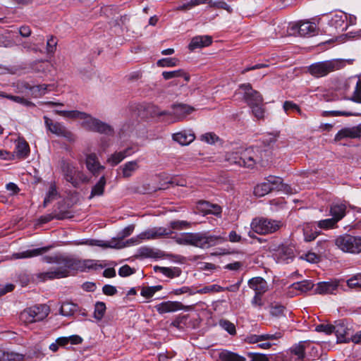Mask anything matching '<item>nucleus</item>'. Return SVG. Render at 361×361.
Returning a JSON list of instances; mask_svg holds the SVG:
<instances>
[{
  "label": "nucleus",
  "instance_id": "obj_49",
  "mask_svg": "<svg viewBox=\"0 0 361 361\" xmlns=\"http://www.w3.org/2000/svg\"><path fill=\"white\" fill-rule=\"evenodd\" d=\"M179 61L176 58H165L159 59L157 61V66L159 67H173L178 65Z\"/></svg>",
  "mask_w": 361,
  "mask_h": 361
},
{
  "label": "nucleus",
  "instance_id": "obj_16",
  "mask_svg": "<svg viewBox=\"0 0 361 361\" xmlns=\"http://www.w3.org/2000/svg\"><path fill=\"white\" fill-rule=\"evenodd\" d=\"M334 332L337 337L338 343L350 342V336L353 330L350 324L345 320L336 321L334 324Z\"/></svg>",
  "mask_w": 361,
  "mask_h": 361
},
{
  "label": "nucleus",
  "instance_id": "obj_35",
  "mask_svg": "<svg viewBox=\"0 0 361 361\" xmlns=\"http://www.w3.org/2000/svg\"><path fill=\"white\" fill-rule=\"evenodd\" d=\"M290 287L295 290H299L300 293H306L313 288L314 283L311 280H303L293 283Z\"/></svg>",
  "mask_w": 361,
  "mask_h": 361
},
{
  "label": "nucleus",
  "instance_id": "obj_11",
  "mask_svg": "<svg viewBox=\"0 0 361 361\" xmlns=\"http://www.w3.org/2000/svg\"><path fill=\"white\" fill-rule=\"evenodd\" d=\"M49 312V307L46 305H38L25 310L21 313V318L27 323L43 320Z\"/></svg>",
  "mask_w": 361,
  "mask_h": 361
},
{
  "label": "nucleus",
  "instance_id": "obj_38",
  "mask_svg": "<svg viewBox=\"0 0 361 361\" xmlns=\"http://www.w3.org/2000/svg\"><path fill=\"white\" fill-rule=\"evenodd\" d=\"M162 76L165 80L179 77H183L185 81H188L190 80V75L181 69L173 71H164L162 73Z\"/></svg>",
  "mask_w": 361,
  "mask_h": 361
},
{
  "label": "nucleus",
  "instance_id": "obj_34",
  "mask_svg": "<svg viewBox=\"0 0 361 361\" xmlns=\"http://www.w3.org/2000/svg\"><path fill=\"white\" fill-rule=\"evenodd\" d=\"M221 361H246V358L235 353L223 350L219 355Z\"/></svg>",
  "mask_w": 361,
  "mask_h": 361
},
{
  "label": "nucleus",
  "instance_id": "obj_6",
  "mask_svg": "<svg viewBox=\"0 0 361 361\" xmlns=\"http://www.w3.org/2000/svg\"><path fill=\"white\" fill-rule=\"evenodd\" d=\"M226 238L211 235L209 232L191 233V245L200 248H208L224 243Z\"/></svg>",
  "mask_w": 361,
  "mask_h": 361
},
{
  "label": "nucleus",
  "instance_id": "obj_1",
  "mask_svg": "<svg viewBox=\"0 0 361 361\" xmlns=\"http://www.w3.org/2000/svg\"><path fill=\"white\" fill-rule=\"evenodd\" d=\"M267 154V151L259 147H250L235 152H228L226 155V159L231 164L253 169L256 164L264 166V161H268L267 159H265Z\"/></svg>",
  "mask_w": 361,
  "mask_h": 361
},
{
  "label": "nucleus",
  "instance_id": "obj_61",
  "mask_svg": "<svg viewBox=\"0 0 361 361\" xmlns=\"http://www.w3.org/2000/svg\"><path fill=\"white\" fill-rule=\"evenodd\" d=\"M200 139L208 144H214L219 139L214 133H207L201 135Z\"/></svg>",
  "mask_w": 361,
  "mask_h": 361
},
{
  "label": "nucleus",
  "instance_id": "obj_43",
  "mask_svg": "<svg viewBox=\"0 0 361 361\" xmlns=\"http://www.w3.org/2000/svg\"><path fill=\"white\" fill-rule=\"evenodd\" d=\"M270 192L271 188L265 182L257 185L254 188V194L257 197H263Z\"/></svg>",
  "mask_w": 361,
  "mask_h": 361
},
{
  "label": "nucleus",
  "instance_id": "obj_62",
  "mask_svg": "<svg viewBox=\"0 0 361 361\" xmlns=\"http://www.w3.org/2000/svg\"><path fill=\"white\" fill-rule=\"evenodd\" d=\"M134 228H135L134 225L128 226L127 227L123 228L121 231H120L118 233V235H117L118 239L123 240V238L129 236L133 232Z\"/></svg>",
  "mask_w": 361,
  "mask_h": 361
},
{
  "label": "nucleus",
  "instance_id": "obj_47",
  "mask_svg": "<svg viewBox=\"0 0 361 361\" xmlns=\"http://www.w3.org/2000/svg\"><path fill=\"white\" fill-rule=\"evenodd\" d=\"M219 326L226 331L229 334L234 335L236 333L235 325L228 320L221 319L219 322Z\"/></svg>",
  "mask_w": 361,
  "mask_h": 361
},
{
  "label": "nucleus",
  "instance_id": "obj_63",
  "mask_svg": "<svg viewBox=\"0 0 361 361\" xmlns=\"http://www.w3.org/2000/svg\"><path fill=\"white\" fill-rule=\"evenodd\" d=\"M247 355L251 357L250 361H269V357L265 354L248 353Z\"/></svg>",
  "mask_w": 361,
  "mask_h": 361
},
{
  "label": "nucleus",
  "instance_id": "obj_45",
  "mask_svg": "<svg viewBox=\"0 0 361 361\" xmlns=\"http://www.w3.org/2000/svg\"><path fill=\"white\" fill-rule=\"evenodd\" d=\"M190 226V223H189L187 221H172L169 223V228L166 229H169L171 231V233H173L172 230H182L184 228H188Z\"/></svg>",
  "mask_w": 361,
  "mask_h": 361
},
{
  "label": "nucleus",
  "instance_id": "obj_22",
  "mask_svg": "<svg viewBox=\"0 0 361 361\" xmlns=\"http://www.w3.org/2000/svg\"><path fill=\"white\" fill-rule=\"evenodd\" d=\"M54 247L53 245H47L39 248H35L32 250H27L25 251L14 253L13 255V257L16 259H25V258H32L34 257L42 255Z\"/></svg>",
  "mask_w": 361,
  "mask_h": 361
},
{
  "label": "nucleus",
  "instance_id": "obj_21",
  "mask_svg": "<svg viewBox=\"0 0 361 361\" xmlns=\"http://www.w3.org/2000/svg\"><path fill=\"white\" fill-rule=\"evenodd\" d=\"M78 244L80 245H87L91 246H99L102 247H111V248H122L125 246V244L121 243L120 241H116L115 239H113L111 241L104 242L103 240H94V239H86L82 240Z\"/></svg>",
  "mask_w": 361,
  "mask_h": 361
},
{
  "label": "nucleus",
  "instance_id": "obj_55",
  "mask_svg": "<svg viewBox=\"0 0 361 361\" xmlns=\"http://www.w3.org/2000/svg\"><path fill=\"white\" fill-rule=\"evenodd\" d=\"M252 113L257 119H262L264 116V109L263 103L262 104H256L250 107Z\"/></svg>",
  "mask_w": 361,
  "mask_h": 361
},
{
  "label": "nucleus",
  "instance_id": "obj_15",
  "mask_svg": "<svg viewBox=\"0 0 361 361\" xmlns=\"http://www.w3.org/2000/svg\"><path fill=\"white\" fill-rule=\"evenodd\" d=\"M239 89L243 91V99L249 107L263 103L262 95L258 91L252 89L250 83L241 84L239 85Z\"/></svg>",
  "mask_w": 361,
  "mask_h": 361
},
{
  "label": "nucleus",
  "instance_id": "obj_4",
  "mask_svg": "<svg viewBox=\"0 0 361 361\" xmlns=\"http://www.w3.org/2000/svg\"><path fill=\"white\" fill-rule=\"evenodd\" d=\"M60 164L63 178L73 188H78L82 183L89 182L88 177L71 161L63 159Z\"/></svg>",
  "mask_w": 361,
  "mask_h": 361
},
{
  "label": "nucleus",
  "instance_id": "obj_60",
  "mask_svg": "<svg viewBox=\"0 0 361 361\" xmlns=\"http://www.w3.org/2000/svg\"><path fill=\"white\" fill-rule=\"evenodd\" d=\"M135 273V269L129 265L125 264L118 270V275L121 277H127Z\"/></svg>",
  "mask_w": 361,
  "mask_h": 361
},
{
  "label": "nucleus",
  "instance_id": "obj_33",
  "mask_svg": "<svg viewBox=\"0 0 361 361\" xmlns=\"http://www.w3.org/2000/svg\"><path fill=\"white\" fill-rule=\"evenodd\" d=\"M78 305L77 304L64 302L62 303L60 308V314L65 317H71L78 311Z\"/></svg>",
  "mask_w": 361,
  "mask_h": 361
},
{
  "label": "nucleus",
  "instance_id": "obj_39",
  "mask_svg": "<svg viewBox=\"0 0 361 361\" xmlns=\"http://www.w3.org/2000/svg\"><path fill=\"white\" fill-rule=\"evenodd\" d=\"M58 196V192L56 190V186L55 183H51L49 186V190L46 194V196L44 197V202H43V207L45 208L47 207V205L52 202L54 200H55Z\"/></svg>",
  "mask_w": 361,
  "mask_h": 361
},
{
  "label": "nucleus",
  "instance_id": "obj_36",
  "mask_svg": "<svg viewBox=\"0 0 361 361\" xmlns=\"http://www.w3.org/2000/svg\"><path fill=\"white\" fill-rule=\"evenodd\" d=\"M23 357L21 354L0 350V361H23Z\"/></svg>",
  "mask_w": 361,
  "mask_h": 361
},
{
  "label": "nucleus",
  "instance_id": "obj_53",
  "mask_svg": "<svg viewBox=\"0 0 361 361\" xmlns=\"http://www.w3.org/2000/svg\"><path fill=\"white\" fill-rule=\"evenodd\" d=\"M300 259L310 263H317L320 261V256L314 252H308L300 256Z\"/></svg>",
  "mask_w": 361,
  "mask_h": 361
},
{
  "label": "nucleus",
  "instance_id": "obj_20",
  "mask_svg": "<svg viewBox=\"0 0 361 361\" xmlns=\"http://www.w3.org/2000/svg\"><path fill=\"white\" fill-rule=\"evenodd\" d=\"M85 164L87 169L94 176H98L104 169V166L100 164L94 153H90L86 156Z\"/></svg>",
  "mask_w": 361,
  "mask_h": 361
},
{
  "label": "nucleus",
  "instance_id": "obj_58",
  "mask_svg": "<svg viewBox=\"0 0 361 361\" xmlns=\"http://www.w3.org/2000/svg\"><path fill=\"white\" fill-rule=\"evenodd\" d=\"M334 325L321 324L315 327V331L317 332H322L326 335H330L334 332Z\"/></svg>",
  "mask_w": 361,
  "mask_h": 361
},
{
  "label": "nucleus",
  "instance_id": "obj_52",
  "mask_svg": "<svg viewBox=\"0 0 361 361\" xmlns=\"http://www.w3.org/2000/svg\"><path fill=\"white\" fill-rule=\"evenodd\" d=\"M284 310V306L280 304H271L269 312L271 316L279 317L283 315Z\"/></svg>",
  "mask_w": 361,
  "mask_h": 361
},
{
  "label": "nucleus",
  "instance_id": "obj_31",
  "mask_svg": "<svg viewBox=\"0 0 361 361\" xmlns=\"http://www.w3.org/2000/svg\"><path fill=\"white\" fill-rule=\"evenodd\" d=\"M121 169L123 177L126 178H130L139 169L138 161H128L121 166Z\"/></svg>",
  "mask_w": 361,
  "mask_h": 361
},
{
  "label": "nucleus",
  "instance_id": "obj_17",
  "mask_svg": "<svg viewBox=\"0 0 361 361\" xmlns=\"http://www.w3.org/2000/svg\"><path fill=\"white\" fill-rule=\"evenodd\" d=\"M343 280L341 281H322L317 284V287L314 292L318 294H336L339 288L345 290Z\"/></svg>",
  "mask_w": 361,
  "mask_h": 361
},
{
  "label": "nucleus",
  "instance_id": "obj_23",
  "mask_svg": "<svg viewBox=\"0 0 361 361\" xmlns=\"http://www.w3.org/2000/svg\"><path fill=\"white\" fill-rule=\"evenodd\" d=\"M212 42V37L209 35H197L192 38L188 45V49L190 51H194L196 49L208 47Z\"/></svg>",
  "mask_w": 361,
  "mask_h": 361
},
{
  "label": "nucleus",
  "instance_id": "obj_37",
  "mask_svg": "<svg viewBox=\"0 0 361 361\" xmlns=\"http://www.w3.org/2000/svg\"><path fill=\"white\" fill-rule=\"evenodd\" d=\"M347 19V16L345 14H335L330 20V25L331 26H334L335 28H341L342 30L346 28V25H345V21Z\"/></svg>",
  "mask_w": 361,
  "mask_h": 361
},
{
  "label": "nucleus",
  "instance_id": "obj_29",
  "mask_svg": "<svg viewBox=\"0 0 361 361\" xmlns=\"http://www.w3.org/2000/svg\"><path fill=\"white\" fill-rule=\"evenodd\" d=\"M345 211L346 206L344 204H333L330 207V214L336 222L345 216Z\"/></svg>",
  "mask_w": 361,
  "mask_h": 361
},
{
  "label": "nucleus",
  "instance_id": "obj_10",
  "mask_svg": "<svg viewBox=\"0 0 361 361\" xmlns=\"http://www.w3.org/2000/svg\"><path fill=\"white\" fill-rule=\"evenodd\" d=\"M65 262L68 269L70 276L73 275L75 272L85 271L87 269H95L97 264L94 260L85 259L81 260L73 255H66Z\"/></svg>",
  "mask_w": 361,
  "mask_h": 361
},
{
  "label": "nucleus",
  "instance_id": "obj_24",
  "mask_svg": "<svg viewBox=\"0 0 361 361\" xmlns=\"http://www.w3.org/2000/svg\"><path fill=\"white\" fill-rule=\"evenodd\" d=\"M195 138V133L192 130H184L173 135V140L181 145H189Z\"/></svg>",
  "mask_w": 361,
  "mask_h": 361
},
{
  "label": "nucleus",
  "instance_id": "obj_64",
  "mask_svg": "<svg viewBox=\"0 0 361 361\" xmlns=\"http://www.w3.org/2000/svg\"><path fill=\"white\" fill-rule=\"evenodd\" d=\"M353 101L361 102V80H358L353 93Z\"/></svg>",
  "mask_w": 361,
  "mask_h": 361
},
{
  "label": "nucleus",
  "instance_id": "obj_5",
  "mask_svg": "<svg viewBox=\"0 0 361 361\" xmlns=\"http://www.w3.org/2000/svg\"><path fill=\"white\" fill-rule=\"evenodd\" d=\"M345 61L343 59H332L314 63L308 67L309 73L317 78L324 77L329 73L343 68Z\"/></svg>",
  "mask_w": 361,
  "mask_h": 361
},
{
  "label": "nucleus",
  "instance_id": "obj_42",
  "mask_svg": "<svg viewBox=\"0 0 361 361\" xmlns=\"http://www.w3.org/2000/svg\"><path fill=\"white\" fill-rule=\"evenodd\" d=\"M162 289V286L157 285L154 286H144L141 289V295L146 298H152L154 293L157 291H159Z\"/></svg>",
  "mask_w": 361,
  "mask_h": 361
},
{
  "label": "nucleus",
  "instance_id": "obj_14",
  "mask_svg": "<svg viewBox=\"0 0 361 361\" xmlns=\"http://www.w3.org/2000/svg\"><path fill=\"white\" fill-rule=\"evenodd\" d=\"M45 126L48 130L59 137L66 138L69 142L75 140V135L68 130L63 124L59 122L54 123L47 116L43 117Z\"/></svg>",
  "mask_w": 361,
  "mask_h": 361
},
{
  "label": "nucleus",
  "instance_id": "obj_32",
  "mask_svg": "<svg viewBox=\"0 0 361 361\" xmlns=\"http://www.w3.org/2000/svg\"><path fill=\"white\" fill-rule=\"evenodd\" d=\"M106 184V180L105 176H101L98 182L92 188L90 199L94 197V196L102 195L104 192Z\"/></svg>",
  "mask_w": 361,
  "mask_h": 361
},
{
  "label": "nucleus",
  "instance_id": "obj_30",
  "mask_svg": "<svg viewBox=\"0 0 361 361\" xmlns=\"http://www.w3.org/2000/svg\"><path fill=\"white\" fill-rule=\"evenodd\" d=\"M155 272L161 273L163 275L169 278L178 277L181 274V269L179 267H163L155 266L154 267Z\"/></svg>",
  "mask_w": 361,
  "mask_h": 361
},
{
  "label": "nucleus",
  "instance_id": "obj_3",
  "mask_svg": "<svg viewBox=\"0 0 361 361\" xmlns=\"http://www.w3.org/2000/svg\"><path fill=\"white\" fill-rule=\"evenodd\" d=\"M65 254L58 253L54 255H45L42 260L47 264H56L57 267L47 271L40 272L36 274V277L41 281L47 280L59 279L70 276L68 269L65 262Z\"/></svg>",
  "mask_w": 361,
  "mask_h": 361
},
{
  "label": "nucleus",
  "instance_id": "obj_56",
  "mask_svg": "<svg viewBox=\"0 0 361 361\" xmlns=\"http://www.w3.org/2000/svg\"><path fill=\"white\" fill-rule=\"evenodd\" d=\"M210 7L216 8H222L227 11L228 13H231L233 12V9L231 8L229 5H228L223 0H217L215 1H212L211 0Z\"/></svg>",
  "mask_w": 361,
  "mask_h": 361
},
{
  "label": "nucleus",
  "instance_id": "obj_46",
  "mask_svg": "<svg viewBox=\"0 0 361 361\" xmlns=\"http://www.w3.org/2000/svg\"><path fill=\"white\" fill-rule=\"evenodd\" d=\"M188 318V315H178L174 320L171 322L170 326L178 329H183L186 325Z\"/></svg>",
  "mask_w": 361,
  "mask_h": 361
},
{
  "label": "nucleus",
  "instance_id": "obj_28",
  "mask_svg": "<svg viewBox=\"0 0 361 361\" xmlns=\"http://www.w3.org/2000/svg\"><path fill=\"white\" fill-rule=\"evenodd\" d=\"M267 185H269V188L272 190H286L288 188V185L284 184L282 181V178L278 176H269L264 181Z\"/></svg>",
  "mask_w": 361,
  "mask_h": 361
},
{
  "label": "nucleus",
  "instance_id": "obj_50",
  "mask_svg": "<svg viewBox=\"0 0 361 361\" xmlns=\"http://www.w3.org/2000/svg\"><path fill=\"white\" fill-rule=\"evenodd\" d=\"M17 154L22 157H26L30 152V147L26 142H19L16 145Z\"/></svg>",
  "mask_w": 361,
  "mask_h": 361
},
{
  "label": "nucleus",
  "instance_id": "obj_54",
  "mask_svg": "<svg viewBox=\"0 0 361 361\" xmlns=\"http://www.w3.org/2000/svg\"><path fill=\"white\" fill-rule=\"evenodd\" d=\"M319 233L316 231H312L309 226H306L303 229L305 240L307 242L314 240L318 236Z\"/></svg>",
  "mask_w": 361,
  "mask_h": 361
},
{
  "label": "nucleus",
  "instance_id": "obj_59",
  "mask_svg": "<svg viewBox=\"0 0 361 361\" xmlns=\"http://www.w3.org/2000/svg\"><path fill=\"white\" fill-rule=\"evenodd\" d=\"M126 158L124 152H115L108 159V161L111 164L112 166H116L119 164L122 160Z\"/></svg>",
  "mask_w": 361,
  "mask_h": 361
},
{
  "label": "nucleus",
  "instance_id": "obj_9",
  "mask_svg": "<svg viewBox=\"0 0 361 361\" xmlns=\"http://www.w3.org/2000/svg\"><path fill=\"white\" fill-rule=\"evenodd\" d=\"M282 226L281 221L260 217L252 221L251 228L258 234L267 235L275 233Z\"/></svg>",
  "mask_w": 361,
  "mask_h": 361
},
{
  "label": "nucleus",
  "instance_id": "obj_7",
  "mask_svg": "<svg viewBox=\"0 0 361 361\" xmlns=\"http://www.w3.org/2000/svg\"><path fill=\"white\" fill-rule=\"evenodd\" d=\"M171 108L172 112L160 111L157 107H153L152 113L157 116H168L171 118L170 122L175 123L182 121L195 110L194 107L182 103L173 104Z\"/></svg>",
  "mask_w": 361,
  "mask_h": 361
},
{
  "label": "nucleus",
  "instance_id": "obj_8",
  "mask_svg": "<svg viewBox=\"0 0 361 361\" xmlns=\"http://www.w3.org/2000/svg\"><path fill=\"white\" fill-rule=\"evenodd\" d=\"M335 245L344 252L359 254L361 252V236L345 234L335 239Z\"/></svg>",
  "mask_w": 361,
  "mask_h": 361
},
{
  "label": "nucleus",
  "instance_id": "obj_12",
  "mask_svg": "<svg viewBox=\"0 0 361 361\" xmlns=\"http://www.w3.org/2000/svg\"><path fill=\"white\" fill-rule=\"evenodd\" d=\"M171 234V231L169 229L164 227H154L141 233L136 238H130L126 241V243L130 245L138 244L140 243V240L156 239Z\"/></svg>",
  "mask_w": 361,
  "mask_h": 361
},
{
  "label": "nucleus",
  "instance_id": "obj_44",
  "mask_svg": "<svg viewBox=\"0 0 361 361\" xmlns=\"http://www.w3.org/2000/svg\"><path fill=\"white\" fill-rule=\"evenodd\" d=\"M175 242L181 245H191V233H183L173 237Z\"/></svg>",
  "mask_w": 361,
  "mask_h": 361
},
{
  "label": "nucleus",
  "instance_id": "obj_26",
  "mask_svg": "<svg viewBox=\"0 0 361 361\" xmlns=\"http://www.w3.org/2000/svg\"><path fill=\"white\" fill-rule=\"evenodd\" d=\"M361 137L358 126L354 128H345L340 130L335 136V140L338 141L345 137L359 138Z\"/></svg>",
  "mask_w": 361,
  "mask_h": 361
},
{
  "label": "nucleus",
  "instance_id": "obj_51",
  "mask_svg": "<svg viewBox=\"0 0 361 361\" xmlns=\"http://www.w3.org/2000/svg\"><path fill=\"white\" fill-rule=\"evenodd\" d=\"M337 224L333 218L320 220L317 222V226L322 229L333 228Z\"/></svg>",
  "mask_w": 361,
  "mask_h": 361
},
{
  "label": "nucleus",
  "instance_id": "obj_48",
  "mask_svg": "<svg viewBox=\"0 0 361 361\" xmlns=\"http://www.w3.org/2000/svg\"><path fill=\"white\" fill-rule=\"evenodd\" d=\"M0 96L2 97H6V98H8L11 100H13L17 103H19V104H22L25 106H30L32 104V103L28 100H27L26 99L22 97H19V96H13V95H10V94H6V93L4 92H1L0 93Z\"/></svg>",
  "mask_w": 361,
  "mask_h": 361
},
{
  "label": "nucleus",
  "instance_id": "obj_2",
  "mask_svg": "<svg viewBox=\"0 0 361 361\" xmlns=\"http://www.w3.org/2000/svg\"><path fill=\"white\" fill-rule=\"evenodd\" d=\"M54 111L56 114L65 118L82 120L81 126L88 131L104 134L107 136H114L115 133L111 126L85 112L78 110H55Z\"/></svg>",
  "mask_w": 361,
  "mask_h": 361
},
{
  "label": "nucleus",
  "instance_id": "obj_27",
  "mask_svg": "<svg viewBox=\"0 0 361 361\" xmlns=\"http://www.w3.org/2000/svg\"><path fill=\"white\" fill-rule=\"evenodd\" d=\"M305 341H300L293 345L290 349V355L296 356L294 361H304L305 358Z\"/></svg>",
  "mask_w": 361,
  "mask_h": 361
},
{
  "label": "nucleus",
  "instance_id": "obj_13",
  "mask_svg": "<svg viewBox=\"0 0 361 361\" xmlns=\"http://www.w3.org/2000/svg\"><path fill=\"white\" fill-rule=\"evenodd\" d=\"M273 256L277 263L289 264L295 257V246L290 244H281L274 250Z\"/></svg>",
  "mask_w": 361,
  "mask_h": 361
},
{
  "label": "nucleus",
  "instance_id": "obj_41",
  "mask_svg": "<svg viewBox=\"0 0 361 361\" xmlns=\"http://www.w3.org/2000/svg\"><path fill=\"white\" fill-rule=\"evenodd\" d=\"M49 85L41 84L30 87V90L34 97H40L47 92Z\"/></svg>",
  "mask_w": 361,
  "mask_h": 361
},
{
  "label": "nucleus",
  "instance_id": "obj_19",
  "mask_svg": "<svg viewBox=\"0 0 361 361\" xmlns=\"http://www.w3.org/2000/svg\"><path fill=\"white\" fill-rule=\"evenodd\" d=\"M292 30L301 37H312L317 34L316 25L309 21H300L292 27Z\"/></svg>",
  "mask_w": 361,
  "mask_h": 361
},
{
  "label": "nucleus",
  "instance_id": "obj_25",
  "mask_svg": "<svg viewBox=\"0 0 361 361\" xmlns=\"http://www.w3.org/2000/svg\"><path fill=\"white\" fill-rule=\"evenodd\" d=\"M248 286L257 294H264L268 290L267 283L262 277H255L250 279Z\"/></svg>",
  "mask_w": 361,
  "mask_h": 361
},
{
  "label": "nucleus",
  "instance_id": "obj_57",
  "mask_svg": "<svg viewBox=\"0 0 361 361\" xmlns=\"http://www.w3.org/2000/svg\"><path fill=\"white\" fill-rule=\"evenodd\" d=\"M224 291V288L221 287L219 285L214 284L208 286H204V288L197 290L198 293H207L209 292H222Z\"/></svg>",
  "mask_w": 361,
  "mask_h": 361
},
{
  "label": "nucleus",
  "instance_id": "obj_18",
  "mask_svg": "<svg viewBox=\"0 0 361 361\" xmlns=\"http://www.w3.org/2000/svg\"><path fill=\"white\" fill-rule=\"evenodd\" d=\"M155 310L159 314L175 312L178 310H187L188 307L178 301H164L154 306Z\"/></svg>",
  "mask_w": 361,
  "mask_h": 361
},
{
  "label": "nucleus",
  "instance_id": "obj_40",
  "mask_svg": "<svg viewBox=\"0 0 361 361\" xmlns=\"http://www.w3.org/2000/svg\"><path fill=\"white\" fill-rule=\"evenodd\" d=\"M106 310V304L104 302H97L94 305V318L97 321H101L104 316Z\"/></svg>",
  "mask_w": 361,
  "mask_h": 361
}]
</instances>
